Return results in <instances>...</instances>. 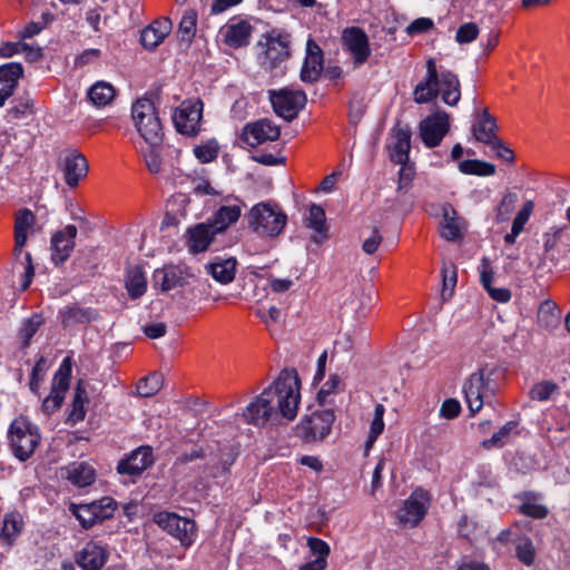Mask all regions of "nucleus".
<instances>
[{"label": "nucleus", "instance_id": "50", "mask_svg": "<svg viewBox=\"0 0 570 570\" xmlns=\"http://www.w3.org/2000/svg\"><path fill=\"white\" fill-rule=\"evenodd\" d=\"M219 146L215 139H210L194 148L195 157L203 164L210 163L218 156Z\"/></svg>", "mask_w": 570, "mask_h": 570}, {"label": "nucleus", "instance_id": "53", "mask_svg": "<svg viewBox=\"0 0 570 570\" xmlns=\"http://www.w3.org/2000/svg\"><path fill=\"white\" fill-rule=\"evenodd\" d=\"M197 13L194 9L186 10L179 22L178 31L181 39L190 40L196 32Z\"/></svg>", "mask_w": 570, "mask_h": 570}, {"label": "nucleus", "instance_id": "12", "mask_svg": "<svg viewBox=\"0 0 570 570\" xmlns=\"http://www.w3.org/2000/svg\"><path fill=\"white\" fill-rule=\"evenodd\" d=\"M71 371V358L69 356L65 357L53 376L51 392L42 402L43 412L51 413L61 406L65 393L69 387Z\"/></svg>", "mask_w": 570, "mask_h": 570}, {"label": "nucleus", "instance_id": "27", "mask_svg": "<svg viewBox=\"0 0 570 570\" xmlns=\"http://www.w3.org/2000/svg\"><path fill=\"white\" fill-rule=\"evenodd\" d=\"M171 30V21L167 18L156 20L141 31L140 42L146 49H155Z\"/></svg>", "mask_w": 570, "mask_h": 570}, {"label": "nucleus", "instance_id": "4", "mask_svg": "<svg viewBox=\"0 0 570 570\" xmlns=\"http://www.w3.org/2000/svg\"><path fill=\"white\" fill-rule=\"evenodd\" d=\"M134 126L140 137L151 147H159L164 131L155 102L147 97L137 99L131 106Z\"/></svg>", "mask_w": 570, "mask_h": 570}, {"label": "nucleus", "instance_id": "14", "mask_svg": "<svg viewBox=\"0 0 570 570\" xmlns=\"http://www.w3.org/2000/svg\"><path fill=\"white\" fill-rule=\"evenodd\" d=\"M256 315L264 323L271 337L276 342L283 338L285 332V313L282 302L276 303L273 296L267 298V304L262 305Z\"/></svg>", "mask_w": 570, "mask_h": 570}, {"label": "nucleus", "instance_id": "49", "mask_svg": "<svg viewBox=\"0 0 570 570\" xmlns=\"http://www.w3.org/2000/svg\"><path fill=\"white\" fill-rule=\"evenodd\" d=\"M518 202V195L512 191H508L500 204L497 206V215H495V222L497 223H503L507 222L511 214L513 213L515 208V204Z\"/></svg>", "mask_w": 570, "mask_h": 570}, {"label": "nucleus", "instance_id": "16", "mask_svg": "<svg viewBox=\"0 0 570 570\" xmlns=\"http://www.w3.org/2000/svg\"><path fill=\"white\" fill-rule=\"evenodd\" d=\"M281 135L279 126L268 119L248 122L242 130L240 139L249 147H256L266 141L276 140Z\"/></svg>", "mask_w": 570, "mask_h": 570}, {"label": "nucleus", "instance_id": "38", "mask_svg": "<svg viewBox=\"0 0 570 570\" xmlns=\"http://www.w3.org/2000/svg\"><path fill=\"white\" fill-rule=\"evenodd\" d=\"M518 425V421H508L490 439L484 440L482 446L487 450L503 448L509 443L511 434H519Z\"/></svg>", "mask_w": 570, "mask_h": 570}, {"label": "nucleus", "instance_id": "34", "mask_svg": "<svg viewBox=\"0 0 570 570\" xmlns=\"http://www.w3.org/2000/svg\"><path fill=\"white\" fill-rule=\"evenodd\" d=\"M65 471L66 478L77 487H87L95 481V470L88 463L73 462Z\"/></svg>", "mask_w": 570, "mask_h": 570}, {"label": "nucleus", "instance_id": "57", "mask_svg": "<svg viewBox=\"0 0 570 570\" xmlns=\"http://www.w3.org/2000/svg\"><path fill=\"white\" fill-rule=\"evenodd\" d=\"M479 36V28L474 22H466L459 27L455 40L460 45L470 43Z\"/></svg>", "mask_w": 570, "mask_h": 570}, {"label": "nucleus", "instance_id": "63", "mask_svg": "<svg viewBox=\"0 0 570 570\" xmlns=\"http://www.w3.org/2000/svg\"><path fill=\"white\" fill-rule=\"evenodd\" d=\"M488 146L491 147V149L494 151L495 156L509 164H512L514 161V153L513 150L508 147L502 139H497L492 144H489Z\"/></svg>", "mask_w": 570, "mask_h": 570}, {"label": "nucleus", "instance_id": "45", "mask_svg": "<svg viewBox=\"0 0 570 570\" xmlns=\"http://www.w3.org/2000/svg\"><path fill=\"white\" fill-rule=\"evenodd\" d=\"M459 169L465 175L492 176L495 173V166L479 159H468L459 164Z\"/></svg>", "mask_w": 570, "mask_h": 570}, {"label": "nucleus", "instance_id": "15", "mask_svg": "<svg viewBox=\"0 0 570 570\" xmlns=\"http://www.w3.org/2000/svg\"><path fill=\"white\" fill-rule=\"evenodd\" d=\"M344 48L351 53L356 66L367 61L371 56L368 37L360 27H348L342 35Z\"/></svg>", "mask_w": 570, "mask_h": 570}, {"label": "nucleus", "instance_id": "60", "mask_svg": "<svg viewBox=\"0 0 570 570\" xmlns=\"http://www.w3.org/2000/svg\"><path fill=\"white\" fill-rule=\"evenodd\" d=\"M443 296L450 289V295L456 284V266L453 263H444L442 266Z\"/></svg>", "mask_w": 570, "mask_h": 570}, {"label": "nucleus", "instance_id": "32", "mask_svg": "<svg viewBox=\"0 0 570 570\" xmlns=\"http://www.w3.org/2000/svg\"><path fill=\"white\" fill-rule=\"evenodd\" d=\"M287 421H292L297 415L301 403V379L295 368H287Z\"/></svg>", "mask_w": 570, "mask_h": 570}, {"label": "nucleus", "instance_id": "58", "mask_svg": "<svg viewBox=\"0 0 570 570\" xmlns=\"http://www.w3.org/2000/svg\"><path fill=\"white\" fill-rule=\"evenodd\" d=\"M401 168L399 171V191H407L411 187V183L415 175L414 166L407 163L400 164Z\"/></svg>", "mask_w": 570, "mask_h": 570}, {"label": "nucleus", "instance_id": "47", "mask_svg": "<svg viewBox=\"0 0 570 570\" xmlns=\"http://www.w3.org/2000/svg\"><path fill=\"white\" fill-rule=\"evenodd\" d=\"M163 381V376L159 373H153L142 377L137 384V393L142 397H150L160 391Z\"/></svg>", "mask_w": 570, "mask_h": 570}, {"label": "nucleus", "instance_id": "3", "mask_svg": "<svg viewBox=\"0 0 570 570\" xmlns=\"http://www.w3.org/2000/svg\"><path fill=\"white\" fill-rule=\"evenodd\" d=\"M503 376L504 372L500 367H483L470 375L463 385V392L472 415L478 413L484 404L491 402Z\"/></svg>", "mask_w": 570, "mask_h": 570}, {"label": "nucleus", "instance_id": "6", "mask_svg": "<svg viewBox=\"0 0 570 570\" xmlns=\"http://www.w3.org/2000/svg\"><path fill=\"white\" fill-rule=\"evenodd\" d=\"M334 421V410L314 411L293 428V438L305 444L321 442L331 433Z\"/></svg>", "mask_w": 570, "mask_h": 570}, {"label": "nucleus", "instance_id": "51", "mask_svg": "<svg viewBox=\"0 0 570 570\" xmlns=\"http://www.w3.org/2000/svg\"><path fill=\"white\" fill-rule=\"evenodd\" d=\"M385 407L383 404H376L374 410V417L371 423L370 435L366 441V446L370 448L384 431L383 416Z\"/></svg>", "mask_w": 570, "mask_h": 570}, {"label": "nucleus", "instance_id": "33", "mask_svg": "<svg viewBox=\"0 0 570 570\" xmlns=\"http://www.w3.org/2000/svg\"><path fill=\"white\" fill-rule=\"evenodd\" d=\"M519 499L522 502L518 509L521 514L537 520H542L548 517L549 509L546 505L538 503L540 494L527 491L520 494Z\"/></svg>", "mask_w": 570, "mask_h": 570}, {"label": "nucleus", "instance_id": "2", "mask_svg": "<svg viewBox=\"0 0 570 570\" xmlns=\"http://www.w3.org/2000/svg\"><path fill=\"white\" fill-rule=\"evenodd\" d=\"M413 95L416 104H428L441 95L445 105L454 107L461 99V83L450 70L439 73L434 59L430 58L426 61V75L415 86Z\"/></svg>", "mask_w": 570, "mask_h": 570}, {"label": "nucleus", "instance_id": "7", "mask_svg": "<svg viewBox=\"0 0 570 570\" xmlns=\"http://www.w3.org/2000/svg\"><path fill=\"white\" fill-rule=\"evenodd\" d=\"M250 217L255 232L262 236H277L285 226V216L281 209L276 210L267 203L255 205L250 210Z\"/></svg>", "mask_w": 570, "mask_h": 570}, {"label": "nucleus", "instance_id": "17", "mask_svg": "<svg viewBox=\"0 0 570 570\" xmlns=\"http://www.w3.org/2000/svg\"><path fill=\"white\" fill-rule=\"evenodd\" d=\"M59 167L63 171L66 184L70 187H76L88 171L86 158L77 150L65 151L60 156Z\"/></svg>", "mask_w": 570, "mask_h": 570}, {"label": "nucleus", "instance_id": "5", "mask_svg": "<svg viewBox=\"0 0 570 570\" xmlns=\"http://www.w3.org/2000/svg\"><path fill=\"white\" fill-rule=\"evenodd\" d=\"M8 438L13 455L20 461L28 460L41 440L39 428L26 416H19L12 421Z\"/></svg>", "mask_w": 570, "mask_h": 570}, {"label": "nucleus", "instance_id": "28", "mask_svg": "<svg viewBox=\"0 0 570 570\" xmlns=\"http://www.w3.org/2000/svg\"><path fill=\"white\" fill-rule=\"evenodd\" d=\"M392 131L394 142L391 146L390 158L395 164L407 163L411 148V130L407 127H395Z\"/></svg>", "mask_w": 570, "mask_h": 570}, {"label": "nucleus", "instance_id": "23", "mask_svg": "<svg viewBox=\"0 0 570 570\" xmlns=\"http://www.w3.org/2000/svg\"><path fill=\"white\" fill-rule=\"evenodd\" d=\"M498 125L495 118L484 108L480 111L472 125V134L475 140L485 145L499 139L497 136Z\"/></svg>", "mask_w": 570, "mask_h": 570}, {"label": "nucleus", "instance_id": "62", "mask_svg": "<svg viewBox=\"0 0 570 570\" xmlns=\"http://www.w3.org/2000/svg\"><path fill=\"white\" fill-rule=\"evenodd\" d=\"M158 147L149 146L146 150H142V156L146 163L147 168L150 173H159L161 169V159L157 151Z\"/></svg>", "mask_w": 570, "mask_h": 570}, {"label": "nucleus", "instance_id": "46", "mask_svg": "<svg viewBox=\"0 0 570 570\" xmlns=\"http://www.w3.org/2000/svg\"><path fill=\"white\" fill-rule=\"evenodd\" d=\"M306 94L301 89L287 88V122H291L306 105Z\"/></svg>", "mask_w": 570, "mask_h": 570}, {"label": "nucleus", "instance_id": "8", "mask_svg": "<svg viewBox=\"0 0 570 570\" xmlns=\"http://www.w3.org/2000/svg\"><path fill=\"white\" fill-rule=\"evenodd\" d=\"M203 108V101L198 98L184 100L173 116L177 131L187 136L197 135L200 131Z\"/></svg>", "mask_w": 570, "mask_h": 570}, {"label": "nucleus", "instance_id": "35", "mask_svg": "<svg viewBox=\"0 0 570 570\" xmlns=\"http://www.w3.org/2000/svg\"><path fill=\"white\" fill-rule=\"evenodd\" d=\"M125 286L132 299L139 298L146 293L147 279L140 267L132 266L127 269Z\"/></svg>", "mask_w": 570, "mask_h": 570}, {"label": "nucleus", "instance_id": "1", "mask_svg": "<svg viewBox=\"0 0 570 570\" xmlns=\"http://www.w3.org/2000/svg\"><path fill=\"white\" fill-rule=\"evenodd\" d=\"M285 368L273 384L250 402L243 412L244 420L255 426L275 425L285 416Z\"/></svg>", "mask_w": 570, "mask_h": 570}, {"label": "nucleus", "instance_id": "9", "mask_svg": "<svg viewBox=\"0 0 570 570\" xmlns=\"http://www.w3.org/2000/svg\"><path fill=\"white\" fill-rule=\"evenodd\" d=\"M429 498L423 490H415L396 511V519L404 528H415L428 513Z\"/></svg>", "mask_w": 570, "mask_h": 570}, {"label": "nucleus", "instance_id": "25", "mask_svg": "<svg viewBox=\"0 0 570 570\" xmlns=\"http://www.w3.org/2000/svg\"><path fill=\"white\" fill-rule=\"evenodd\" d=\"M188 235V249L191 253L205 252L212 242L214 240L217 232L214 230L213 226L207 223H200L187 230Z\"/></svg>", "mask_w": 570, "mask_h": 570}, {"label": "nucleus", "instance_id": "42", "mask_svg": "<svg viewBox=\"0 0 570 570\" xmlns=\"http://www.w3.org/2000/svg\"><path fill=\"white\" fill-rule=\"evenodd\" d=\"M43 325V317L40 314H33L28 318H24L18 332V337L21 341L23 348L28 347L31 343L35 334Z\"/></svg>", "mask_w": 570, "mask_h": 570}, {"label": "nucleus", "instance_id": "55", "mask_svg": "<svg viewBox=\"0 0 570 570\" xmlns=\"http://www.w3.org/2000/svg\"><path fill=\"white\" fill-rule=\"evenodd\" d=\"M307 547L313 556L316 558L313 561H323L324 567H327V557L330 556V546L322 539L308 538Z\"/></svg>", "mask_w": 570, "mask_h": 570}, {"label": "nucleus", "instance_id": "41", "mask_svg": "<svg viewBox=\"0 0 570 570\" xmlns=\"http://www.w3.org/2000/svg\"><path fill=\"white\" fill-rule=\"evenodd\" d=\"M35 216L31 210H21L16 218V252L21 253L22 247L27 242L28 229L33 224Z\"/></svg>", "mask_w": 570, "mask_h": 570}, {"label": "nucleus", "instance_id": "56", "mask_svg": "<svg viewBox=\"0 0 570 570\" xmlns=\"http://www.w3.org/2000/svg\"><path fill=\"white\" fill-rule=\"evenodd\" d=\"M557 390V384L550 381H543L535 384L530 390V397L537 401H547L550 399L552 393Z\"/></svg>", "mask_w": 570, "mask_h": 570}, {"label": "nucleus", "instance_id": "18", "mask_svg": "<svg viewBox=\"0 0 570 570\" xmlns=\"http://www.w3.org/2000/svg\"><path fill=\"white\" fill-rule=\"evenodd\" d=\"M77 237V227L67 225L51 237V259L56 265L65 263L71 255Z\"/></svg>", "mask_w": 570, "mask_h": 570}, {"label": "nucleus", "instance_id": "10", "mask_svg": "<svg viewBox=\"0 0 570 570\" xmlns=\"http://www.w3.org/2000/svg\"><path fill=\"white\" fill-rule=\"evenodd\" d=\"M419 130L423 144L428 148L439 146L450 130L449 114L444 110H436L420 122Z\"/></svg>", "mask_w": 570, "mask_h": 570}, {"label": "nucleus", "instance_id": "26", "mask_svg": "<svg viewBox=\"0 0 570 570\" xmlns=\"http://www.w3.org/2000/svg\"><path fill=\"white\" fill-rule=\"evenodd\" d=\"M22 73L23 69L20 63L10 62L0 66V107L12 95Z\"/></svg>", "mask_w": 570, "mask_h": 570}, {"label": "nucleus", "instance_id": "30", "mask_svg": "<svg viewBox=\"0 0 570 570\" xmlns=\"http://www.w3.org/2000/svg\"><path fill=\"white\" fill-rule=\"evenodd\" d=\"M306 226L315 232L312 240L322 244L328 238L325 210L322 206L312 204L306 218Z\"/></svg>", "mask_w": 570, "mask_h": 570}, {"label": "nucleus", "instance_id": "22", "mask_svg": "<svg viewBox=\"0 0 570 570\" xmlns=\"http://www.w3.org/2000/svg\"><path fill=\"white\" fill-rule=\"evenodd\" d=\"M323 51L313 40L308 39L306 43V58L301 71V78L305 82L316 81L323 72Z\"/></svg>", "mask_w": 570, "mask_h": 570}, {"label": "nucleus", "instance_id": "40", "mask_svg": "<svg viewBox=\"0 0 570 570\" xmlns=\"http://www.w3.org/2000/svg\"><path fill=\"white\" fill-rule=\"evenodd\" d=\"M87 96L96 107H105L112 101L115 89L109 82L97 81L90 87Z\"/></svg>", "mask_w": 570, "mask_h": 570}, {"label": "nucleus", "instance_id": "52", "mask_svg": "<svg viewBox=\"0 0 570 570\" xmlns=\"http://www.w3.org/2000/svg\"><path fill=\"white\" fill-rule=\"evenodd\" d=\"M91 508H95L96 518L99 522L109 519L114 515L117 503L109 497H104L100 500L90 502Z\"/></svg>", "mask_w": 570, "mask_h": 570}, {"label": "nucleus", "instance_id": "29", "mask_svg": "<svg viewBox=\"0 0 570 570\" xmlns=\"http://www.w3.org/2000/svg\"><path fill=\"white\" fill-rule=\"evenodd\" d=\"M59 316L63 326L72 327L77 324H87L96 320L97 312L92 308H83L73 304L61 308Z\"/></svg>", "mask_w": 570, "mask_h": 570}, {"label": "nucleus", "instance_id": "61", "mask_svg": "<svg viewBox=\"0 0 570 570\" xmlns=\"http://www.w3.org/2000/svg\"><path fill=\"white\" fill-rule=\"evenodd\" d=\"M476 524L473 521L469 520L466 517H462L458 522L459 535L468 540L469 542H473L476 540Z\"/></svg>", "mask_w": 570, "mask_h": 570}, {"label": "nucleus", "instance_id": "64", "mask_svg": "<svg viewBox=\"0 0 570 570\" xmlns=\"http://www.w3.org/2000/svg\"><path fill=\"white\" fill-rule=\"evenodd\" d=\"M566 228H567V226H562V227L553 226L547 233H544V235H543L544 253L551 252L558 245V243L561 238V235L566 230Z\"/></svg>", "mask_w": 570, "mask_h": 570}, {"label": "nucleus", "instance_id": "19", "mask_svg": "<svg viewBox=\"0 0 570 570\" xmlns=\"http://www.w3.org/2000/svg\"><path fill=\"white\" fill-rule=\"evenodd\" d=\"M154 462L153 451L150 446H139L134 450L126 459H122L118 465L117 471L120 474L130 476L140 475Z\"/></svg>", "mask_w": 570, "mask_h": 570}, {"label": "nucleus", "instance_id": "31", "mask_svg": "<svg viewBox=\"0 0 570 570\" xmlns=\"http://www.w3.org/2000/svg\"><path fill=\"white\" fill-rule=\"evenodd\" d=\"M240 215L242 208L238 205L220 206L208 222L217 234H222L235 224Z\"/></svg>", "mask_w": 570, "mask_h": 570}, {"label": "nucleus", "instance_id": "11", "mask_svg": "<svg viewBox=\"0 0 570 570\" xmlns=\"http://www.w3.org/2000/svg\"><path fill=\"white\" fill-rule=\"evenodd\" d=\"M262 66L274 69L285 58V38L281 31L272 30L263 35L257 43Z\"/></svg>", "mask_w": 570, "mask_h": 570}, {"label": "nucleus", "instance_id": "21", "mask_svg": "<svg viewBox=\"0 0 570 570\" xmlns=\"http://www.w3.org/2000/svg\"><path fill=\"white\" fill-rule=\"evenodd\" d=\"M252 31L253 28L248 21L234 18L223 27L222 35L225 43L236 49L249 43Z\"/></svg>", "mask_w": 570, "mask_h": 570}, {"label": "nucleus", "instance_id": "54", "mask_svg": "<svg viewBox=\"0 0 570 570\" xmlns=\"http://www.w3.org/2000/svg\"><path fill=\"white\" fill-rule=\"evenodd\" d=\"M73 514L85 529H89L99 522L95 514V508H91L90 503L76 505Z\"/></svg>", "mask_w": 570, "mask_h": 570}, {"label": "nucleus", "instance_id": "13", "mask_svg": "<svg viewBox=\"0 0 570 570\" xmlns=\"http://www.w3.org/2000/svg\"><path fill=\"white\" fill-rule=\"evenodd\" d=\"M155 521L184 546L193 543L195 538V523L191 520L181 518L175 513L160 512L155 515Z\"/></svg>", "mask_w": 570, "mask_h": 570}, {"label": "nucleus", "instance_id": "43", "mask_svg": "<svg viewBox=\"0 0 570 570\" xmlns=\"http://www.w3.org/2000/svg\"><path fill=\"white\" fill-rule=\"evenodd\" d=\"M87 391L85 389V383L79 381L75 389V395L72 401V409L69 413V421L72 423H78L82 421L86 416L85 403L87 402Z\"/></svg>", "mask_w": 570, "mask_h": 570}, {"label": "nucleus", "instance_id": "59", "mask_svg": "<svg viewBox=\"0 0 570 570\" xmlns=\"http://www.w3.org/2000/svg\"><path fill=\"white\" fill-rule=\"evenodd\" d=\"M518 559L527 564L531 566L534 561L535 550L531 540L525 539L521 541L515 548Z\"/></svg>", "mask_w": 570, "mask_h": 570}, {"label": "nucleus", "instance_id": "48", "mask_svg": "<svg viewBox=\"0 0 570 570\" xmlns=\"http://www.w3.org/2000/svg\"><path fill=\"white\" fill-rule=\"evenodd\" d=\"M235 461V455L232 452L223 453L217 461L210 460L208 465V475L212 478H219L225 475Z\"/></svg>", "mask_w": 570, "mask_h": 570}, {"label": "nucleus", "instance_id": "36", "mask_svg": "<svg viewBox=\"0 0 570 570\" xmlns=\"http://www.w3.org/2000/svg\"><path fill=\"white\" fill-rule=\"evenodd\" d=\"M22 528V517L18 512L6 514L0 532V541L10 547L21 533Z\"/></svg>", "mask_w": 570, "mask_h": 570}, {"label": "nucleus", "instance_id": "37", "mask_svg": "<svg viewBox=\"0 0 570 570\" xmlns=\"http://www.w3.org/2000/svg\"><path fill=\"white\" fill-rule=\"evenodd\" d=\"M236 259L233 257L218 259L207 266L208 273L222 284L230 283L235 277Z\"/></svg>", "mask_w": 570, "mask_h": 570}, {"label": "nucleus", "instance_id": "39", "mask_svg": "<svg viewBox=\"0 0 570 570\" xmlns=\"http://www.w3.org/2000/svg\"><path fill=\"white\" fill-rule=\"evenodd\" d=\"M559 322L560 311L557 304L550 299L542 302L538 309V324L546 330H552Z\"/></svg>", "mask_w": 570, "mask_h": 570}, {"label": "nucleus", "instance_id": "44", "mask_svg": "<svg viewBox=\"0 0 570 570\" xmlns=\"http://www.w3.org/2000/svg\"><path fill=\"white\" fill-rule=\"evenodd\" d=\"M155 279L160 283V288L164 292H168L184 285V278L181 277L180 272L175 267L156 271Z\"/></svg>", "mask_w": 570, "mask_h": 570}, {"label": "nucleus", "instance_id": "24", "mask_svg": "<svg viewBox=\"0 0 570 570\" xmlns=\"http://www.w3.org/2000/svg\"><path fill=\"white\" fill-rule=\"evenodd\" d=\"M464 220L458 216L456 210L449 204L443 206L440 235L449 242H456L463 237Z\"/></svg>", "mask_w": 570, "mask_h": 570}, {"label": "nucleus", "instance_id": "20", "mask_svg": "<svg viewBox=\"0 0 570 570\" xmlns=\"http://www.w3.org/2000/svg\"><path fill=\"white\" fill-rule=\"evenodd\" d=\"M108 558L109 552L105 546L89 541L76 553L75 560L82 570H100Z\"/></svg>", "mask_w": 570, "mask_h": 570}]
</instances>
